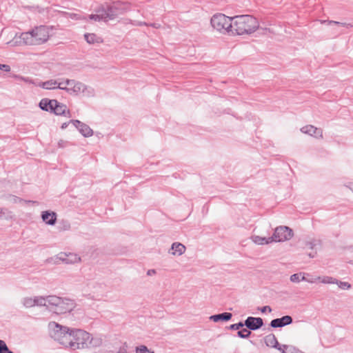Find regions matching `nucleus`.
I'll return each instance as SVG.
<instances>
[{"label": "nucleus", "mask_w": 353, "mask_h": 353, "mask_svg": "<svg viewBox=\"0 0 353 353\" xmlns=\"http://www.w3.org/2000/svg\"><path fill=\"white\" fill-rule=\"evenodd\" d=\"M136 352L138 353H154V351L149 350L145 345H140L136 347Z\"/></svg>", "instance_id": "2f4dec72"}, {"label": "nucleus", "mask_w": 353, "mask_h": 353, "mask_svg": "<svg viewBox=\"0 0 353 353\" xmlns=\"http://www.w3.org/2000/svg\"><path fill=\"white\" fill-rule=\"evenodd\" d=\"M315 280L316 282L319 281L324 284H335V282H336V279L329 276H317Z\"/></svg>", "instance_id": "b1692460"}, {"label": "nucleus", "mask_w": 353, "mask_h": 353, "mask_svg": "<svg viewBox=\"0 0 353 353\" xmlns=\"http://www.w3.org/2000/svg\"><path fill=\"white\" fill-rule=\"evenodd\" d=\"M48 329L50 335L52 339L57 341L60 344L68 347L72 330L54 321L49 323Z\"/></svg>", "instance_id": "423d86ee"}, {"label": "nucleus", "mask_w": 353, "mask_h": 353, "mask_svg": "<svg viewBox=\"0 0 353 353\" xmlns=\"http://www.w3.org/2000/svg\"><path fill=\"white\" fill-rule=\"evenodd\" d=\"M84 38L90 44L100 43L103 41L101 37L94 33H86L84 34Z\"/></svg>", "instance_id": "5701e85b"}, {"label": "nucleus", "mask_w": 353, "mask_h": 353, "mask_svg": "<svg viewBox=\"0 0 353 353\" xmlns=\"http://www.w3.org/2000/svg\"><path fill=\"white\" fill-rule=\"evenodd\" d=\"M252 241L257 245H265L269 244L272 242V239L270 237H261L258 235H253L251 237Z\"/></svg>", "instance_id": "4be33fe9"}, {"label": "nucleus", "mask_w": 353, "mask_h": 353, "mask_svg": "<svg viewBox=\"0 0 353 353\" xmlns=\"http://www.w3.org/2000/svg\"><path fill=\"white\" fill-rule=\"evenodd\" d=\"M244 324L250 330H256L263 325V320L261 317L248 316Z\"/></svg>", "instance_id": "9b49d317"}, {"label": "nucleus", "mask_w": 353, "mask_h": 353, "mask_svg": "<svg viewBox=\"0 0 353 353\" xmlns=\"http://www.w3.org/2000/svg\"><path fill=\"white\" fill-rule=\"evenodd\" d=\"M347 249L353 252V245L348 246Z\"/></svg>", "instance_id": "de8ad7c7"}, {"label": "nucleus", "mask_w": 353, "mask_h": 353, "mask_svg": "<svg viewBox=\"0 0 353 353\" xmlns=\"http://www.w3.org/2000/svg\"><path fill=\"white\" fill-rule=\"evenodd\" d=\"M259 26L258 20L251 15H238L232 17V34H250Z\"/></svg>", "instance_id": "f03ea898"}, {"label": "nucleus", "mask_w": 353, "mask_h": 353, "mask_svg": "<svg viewBox=\"0 0 353 353\" xmlns=\"http://www.w3.org/2000/svg\"><path fill=\"white\" fill-rule=\"evenodd\" d=\"M301 132L313 136L317 139H323V130L312 125H307L301 128Z\"/></svg>", "instance_id": "ddd939ff"}, {"label": "nucleus", "mask_w": 353, "mask_h": 353, "mask_svg": "<svg viewBox=\"0 0 353 353\" xmlns=\"http://www.w3.org/2000/svg\"><path fill=\"white\" fill-rule=\"evenodd\" d=\"M156 273V271L154 270H149L147 272V274L149 276H151Z\"/></svg>", "instance_id": "c03bdc74"}, {"label": "nucleus", "mask_w": 353, "mask_h": 353, "mask_svg": "<svg viewBox=\"0 0 353 353\" xmlns=\"http://www.w3.org/2000/svg\"><path fill=\"white\" fill-rule=\"evenodd\" d=\"M265 343L267 346L276 348L278 350H281V346L279 343L275 335L274 334H270L264 338Z\"/></svg>", "instance_id": "f3484780"}, {"label": "nucleus", "mask_w": 353, "mask_h": 353, "mask_svg": "<svg viewBox=\"0 0 353 353\" xmlns=\"http://www.w3.org/2000/svg\"><path fill=\"white\" fill-rule=\"evenodd\" d=\"M185 246L181 243L174 242L172 244L170 253L172 255H182L185 251Z\"/></svg>", "instance_id": "a211bd4d"}, {"label": "nucleus", "mask_w": 353, "mask_h": 353, "mask_svg": "<svg viewBox=\"0 0 353 353\" xmlns=\"http://www.w3.org/2000/svg\"><path fill=\"white\" fill-rule=\"evenodd\" d=\"M21 303L27 308L35 306L34 297H25L22 299Z\"/></svg>", "instance_id": "cd10ccee"}, {"label": "nucleus", "mask_w": 353, "mask_h": 353, "mask_svg": "<svg viewBox=\"0 0 353 353\" xmlns=\"http://www.w3.org/2000/svg\"><path fill=\"white\" fill-rule=\"evenodd\" d=\"M13 201L17 203L18 201H21V199L16 196H12Z\"/></svg>", "instance_id": "a18cd8bd"}, {"label": "nucleus", "mask_w": 353, "mask_h": 353, "mask_svg": "<svg viewBox=\"0 0 353 353\" xmlns=\"http://www.w3.org/2000/svg\"><path fill=\"white\" fill-rule=\"evenodd\" d=\"M0 353H14L10 350L5 341L0 340Z\"/></svg>", "instance_id": "7c9ffc66"}, {"label": "nucleus", "mask_w": 353, "mask_h": 353, "mask_svg": "<svg viewBox=\"0 0 353 353\" xmlns=\"http://www.w3.org/2000/svg\"><path fill=\"white\" fill-rule=\"evenodd\" d=\"M68 341V347L73 350L89 348L96 345L95 343L93 344V339L91 335L82 330H72Z\"/></svg>", "instance_id": "20e7f679"}, {"label": "nucleus", "mask_w": 353, "mask_h": 353, "mask_svg": "<svg viewBox=\"0 0 353 353\" xmlns=\"http://www.w3.org/2000/svg\"><path fill=\"white\" fill-rule=\"evenodd\" d=\"M245 326L244 322H239L237 323L232 324L229 326V329L231 330H237Z\"/></svg>", "instance_id": "72a5a7b5"}, {"label": "nucleus", "mask_w": 353, "mask_h": 353, "mask_svg": "<svg viewBox=\"0 0 353 353\" xmlns=\"http://www.w3.org/2000/svg\"><path fill=\"white\" fill-rule=\"evenodd\" d=\"M131 23L134 26H151V27L157 28V29H158L161 27V25L159 23H147L145 22H142V21H131Z\"/></svg>", "instance_id": "bb28decb"}, {"label": "nucleus", "mask_w": 353, "mask_h": 353, "mask_svg": "<svg viewBox=\"0 0 353 353\" xmlns=\"http://www.w3.org/2000/svg\"><path fill=\"white\" fill-rule=\"evenodd\" d=\"M130 10V3L123 1H114L111 3H105L99 6V12L103 14L106 22L115 19L118 16Z\"/></svg>", "instance_id": "7ed1b4c3"}, {"label": "nucleus", "mask_w": 353, "mask_h": 353, "mask_svg": "<svg viewBox=\"0 0 353 353\" xmlns=\"http://www.w3.org/2000/svg\"><path fill=\"white\" fill-rule=\"evenodd\" d=\"M330 23H335V24H339V25H341L343 26H345V27H350L351 26V25L350 23H341V22H338V21H330Z\"/></svg>", "instance_id": "a19ab883"}, {"label": "nucleus", "mask_w": 353, "mask_h": 353, "mask_svg": "<svg viewBox=\"0 0 353 353\" xmlns=\"http://www.w3.org/2000/svg\"><path fill=\"white\" fill-rule=\"evenodd\" d=\"M59 82V83L61 84V87H65V84H61V83H63L64 82V79H57Z\"/></svg>", "instance_id": "49530a36"}, {"label": "nucleus", "mask_w": 353, "mask_h": 353, "mask_svg": "<svg viewBox=\"0 0 353 353\" xmlns=\"http://www.w3.org/2000/svg\"><path fill=\"white\" fill-rule=\"evenodd\" d=\"M293 321L292 316L285 315L281 318H277L270 321V325L273 328L282 327L291 324Z\"/></svg>", "instance_id": "f8f14e48"}, {"label": "nucleus", "mask_w": 353, "mask_h": 353, "mask_svg": "<svg viewBox=\"0 0 353 353\" xmlns=\"http://www.w3.org/2000/svg\"><path fill=\"white\" fill-rule=\"evenodd\" d=\"M0 70L5 71V72H10V66L7 64H1L0 63Z\"/></svg>", "instance_id": "4c0bfd02"}, {"label": "nucleus", "mask_w": 353, "mask_h": 353, "mask_svg": "<svg viewBox=\"0 0 353 353\" xmlns=\"http://www.w3.org/2000/svg\"><path fill=\"white\" fill-rule=\"evenodd\" d=\"M281 350H279L281 353H290V349L289 348V346L286 345H281Z\"/></svg>", "instance_id": "e433bc0d"}, {"label": "nucleus", "mask_w": 353, "mask_h": 353, "mask_svg": "<svg viewBox=\"0 0 353 353\" xmlns=\"http://www.w3.org/2000/svg\"><path fill=\"white\" fill-rule=\"evenodd\" d=\"M210 23L218 32L232 34V17H227L223 14H216L211 18Z\"/></svg>", "instance_id": "0eeeda50"}, {"label": "nucleus", "mask_w": 353, "mask_h": 353, "mask_svg": "<svg viewBox=\"0 0 353 353\" xmlns=\"http://www.w3.org/2000/svg\"><path fill=\"white\" fill-rule=\"evenodd\" d=\"M41 219L46 224L54 225L57 222V214L52 211H43L41 213Z\"/></svg>", "instance_id": "2eb2a0df"}, {"label": "nucleus", "mask_w": 353, "mask_h": 353, "mask_svg": "<svg viewBox=\"0 0 353 353\" xmlns=\"http://www.w3.org/2000/svg\"><path fill=\"white\" fill-rule=\"evenodd\" d=\"M70 122L85 137H90L93 134V130L85 123L79 120H70Z\"/></svg>", "instance_id": "9d476101"}, {"label": "nucleus", "mask_w": 353, "mask_h": 353, "mask_svg": "<svg viewBox=\"0 0 353 353\" xmlns=\"http://www.w3.org/2000/svg\"><path fill=\"white\" fill-rule=\"evenodd\" d=\"M251 334V331L248 328H243L237 332V336L241 339H248Z\"/></svg>", "instance_id": "c85d7f7f"}, {"label": "nucleus", "mask_w": 353, "mask_h": 353, "mask_svg": "<svg viewBox=\"0 0 353 353\" xmlns=\"http://www.w3.org/2000/svg\"><path fill=\"white\" fill-rule=\"evenodd\" d=\"M232 317V313L230 312H223L218 314L212 315L210 316V320L214 322L219 321H228L230 320Z\"/></svg>", "instance_id": "aec40b11"}, {"label": "nucleus", "mask_w": 353, "mask_h": 353, "mask_svg": "<svg viewBox=\"0 0 353 353\" xmlns=\"http://www.w3.org/2000/svg\"><path fill=\"white\" fill-rule=\"evenodd\" d=\"M335 284H336L339 288L342 290H349L351 288V284L348 282L345 281H341L336 279V282H335Z\"/></svg>", "instance_id": "c756f323"}, {"label": "nucleus", "mask_w": 353, "mask_h": 353, "mask_svg": "<svg viewBox=\"0 0 353 353\" xmlns=\"http://www.w3.org/2000/svg\"><path fill=\"white\" fill-rule=\"evenodd\" d=\"M56 99H49L48 98H43L40 101L39 106L43 111L50 112L52 113L54 110V105H56Z\"/></svg>", "instance_id": "4468645a"}, {"label": "nucleus", "mask_w": 353, "mask_h": 353, "mask_svg": "<svg viewBox=\"0 0 353 353\" xmlns=\"http://www.w3.org/2000/svg\"><path fill=\"white\" fill-rule=\"evenodd\" d=\"M70 18L73 19H81V17H79V14H77L72 13V14H70Z\"/></svg>", "instance_id": "79ce46f5"}, {"label": "nucleus", "mask_w": 353, "mask_h": 353, "mask_svg": "<svg viewBox=\"0 0 353 353\" xmlns=\"http://www.w3.org/2000/svg\"><path fill=\"white\" fill-rule=\"evenodd\" d=\"M39 86L46 90H61V84L57 79H50L46 81L41 82L39 84Z\"/></svg>", "instance_id": "dca6fc26"}, {"label": "nucleus", "mask_w": 353, "mask_h": 353, "mask_svg": "<svg viewBox=\"0 0 353 353\" xmlns=\"http://www.w3.org/2000/svg\"><path fill=\"white\" fill-rule=\"evenodd\" d=\"M71 123V122H70V121H69V122L63 123L61 125V129H63V130L65 129V128L68 127V124H69V123Z\"/></svg>", "instance_id": "37998d69"}, {"label": "nucleus", "mask_w": 353, "mask_h": 353, "mask_svg": "<svg viewBox=\"0 0 353 353\" xmlns=\"http://www.w3.org/2000/svg\"><path fill=\"white\" fill-rule=\"evenodd\" d=\"M34 303L35 305L38 306H46L48 307V296H34Z\"/></svg>", "instance_id": "a878e982"}, {"label": "nucleus", "mask_w": 353, "mask_h": 353, "mask_svg": "<svg viewBox=\"0 0 353 353\" xmlns=\"http://www.w3.org/2000/svg\"><path fill=\"white\" fill-rule=\"evenodd\" d=\"M61 84H65V87L61 88V90L70 94H78L81 92H84L86 88L85 84L74 79H65Z\"/></svg>", "instance_id": "1a4fd4ad"}, {"label": "nucleus", "mask_w": 353, "mask_h": 353, "mask_svg": "<svg viewBox=\"0 0 353 353\" xmlns=\"http://www.w3.org/2000/svg\"><path fill=\"white\" fill-rule=\"evenodd\" d=\"M70 114V110L68 109L66 105L59 102L57 100L56 105L54 106L53 112L56 115H65V113Z\"/></svg>", "instance_id": "412c9836"}, {"label": "nucleus", "mask_w": 353, "mask_h": 353, "mask_svg": "<svg viewBox=\"0 0 353 353\" xmlns=\"http://www.w3.org/2000/svg\"><path fill=\"white\" fill-rule=\"evenodd\" d=\"M99 7L95 10V12H96L95 14H90L88 16L89 19L94 20L96 21H103L106 22L105 18L104 17L103 14L101 12H99Z\"/></svg>", "instance_id": "393cba45"}, {"label": "nucleus", "mask_w": 353, "mask_h": 353, "mask_svg": "<svg viewBox=\"0 0 353 353\" xmlns=\"http://www.w3.org/2000/svg\"><path fill=\"white\" fill-rule=\"evenodd\" d=\"M308 256H309L310 258H314V256H315V254H312V253H310V254H308Z\"/></svg>", "instance_id": "09e8293b"}, {"label": "nucleus", "mask_w": 353, "mask_h": 353, "mask_svg": "<svg viewBox=\"0 0 353 353\" xmlns=\"http://www.w3.org/2000/svg\"><path fill=\"white\" fill-rule=\"evenodd\" d=\"M68 145V141L65 140L61 139L58 142V146L60 148H63Z\"/></svg>", "instance_id": "c9c22d12"}, {"label": "nucleus", "mask_w": 353, "mask_h": 353, "mask_svg": "<svg viewBox=\"0 0 353 353\" xmlns=\"http://www.w3.org/2000/svg\"><path fill=\"white\" fill-rule=\"evenodd\" d=\"M0 214H4V209L0 208Z\"/></svg>", "instance_id": "8fccbe9b"}, {"label": "nucleus", "mask_w": 353, "mask_h": 353, "mask_svg": "<svg viewBox=\"0 0 353 353\" xmlns=\"http://www.w3.org/2000/svg\"><path fill=\"white\" fill-rule=\"evenodd\" d=\"M60 259H61L65 263H74L79 262L81 260L80 257L78 256V255L72 253H61Z\"/></svg>", "instance_id": "6ab92c4d"}, {"label": "nucleus", "mask_w": 353, "mask_h": 353, "mask_svg": "<svg viewBox=\"0 0 353 353\" xmlns=\"http://www.w3.org/2000/svg\"><path fill=\"white\" fill-rule=\"evenodd\" d=\"M50 29L46 26H39L30 31L16 34L12 40L14 46H39L48 41Z\"/></svg>", "instance_id": "f257e3e1"}, {"label": "nucleus", "mask_w": 353, "mask_h": 353, "mask_svg": "<svg viewBox=\"0 0 353 353\" xmlns=\"http://www.w3.org/2000/svg\"><path fill=\"white\" fill-rule=\"evenodd\" d=\"M350 189L352 190V191L353 192V185H352V187L350 188Z\"/></svg>", "instance_id": "3c124183"}, {"label": "nucleus", "mask_w": 353, "mask_h": 353, "mask_svg": "<svg viewBox=\"0 0 353 353\" xmlns=\"http://www.w3.org/2000/svg\"><path fill=\"white\" fill-rule=\"evenodd\" d=\"M259 310L263 313L265 312L266 311H268L269 312H272V308L268 305L260 307Z\"/></svg>", "instance_id": "ea45409f"}, {"label": "nucleus", "mask_w": 353, "mask_h": 353, "mask_svg": "<svg viewBox=\"0 0 353 353\" xmlns=\"http://www.w3.org/2000/svg\"><path fill=\"white\" fill-rule=\"evenodd\" d=\"M294 235L293 231L288 226H279L274 229L271 236L272 242H283L290 240Z\"/></svg>", "instance_id": "6e6552de"}, {"label": "nucleus", "mask_w": 353, "mask_h": 353, "mask_svg": "<svg viewBox=\"0 0 353 353\" xmlns=\"http://www.w3.org/2000/svg\"><path fill=\"white\" fill-rule=\"evenodd\" d=\"M315 245H316V243H315L314 241H307L305 243V246L308 247L310 249H312V250L314 249Z\"/></svg>", "instance_id": "58836bf2"}, {"label": "nucleus", "mask_w": 353, "mask_h": 353, "mask_svg": "<svg viewBox=\"0 0 353 353\" xmlns=\"http://www.w3.org/2000/svg\"><path fill=\"white\" fill-rule=\"evenodd\" d=\"M48 308L56 314H65L71 312L74 307L72 300L57 296H48Z\"/></svg>", "instance_id": "39448f33"}, {"label": "nucleus", "mask_w": 353, "mask_h": 353, "mask_svg": "<svg viewBox=\"0 0 353 353\" xmlns=\"http://www.w3.org/2000/svg\"><path fill=\"white\" fill-rule=\"evenodd\" d=\"M302 274H303L301 276V281H307V282L310 283H313L316 282L315 278L307 279L305 277V275L309 276V274H307V273H305V272H302Z\"/></svg>", "instance_id": "f704fd0d"}, {"label": "nucleus", "mask_w": 353, "mask_h": 353, "mask_svg": "<svg viewBox=\"0 0 353 353\" xmlns=\"http://www.w3.org/2000/svg\"><path fill=\"white\" fill-rule=\"evenodd\" d=\"M302 272L296 273L290 276V280L293 283H299L301 281V276H302Z\"/></svg>", "instance_id": "473e14b6"}]
</instances>
